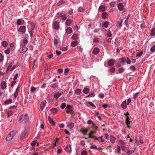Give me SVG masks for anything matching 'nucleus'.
<instances>
[{
  "instance_id": "nucleus-63",
  "label": "nucleus",
  "mask_w": 155,
  "mask_h": 155,
  "mask_svg": "<svg viewBox=\"0 0 155 155\" xmlns=\"http://www.w3.org/2000/svg\"><path fill=\"white\" fill-rule=\"evenodd\" d=\"M77 48L78 51H79L81 52L82 51V48L81 47L79 46H78L77 47Z\"/></svg>"
},
{
  "instance_id": "nucleus-24",
  "label": "nucleus",
  "mask_w": 155,
  "mask_h": 155,
  "mask_svg": "<svg viewBox=\"0 0 155 155\" xmlns=\"http://www.w3.org/2000/svg\"><path fill=\"white\" fill-rule=\"evenodd\" d=\"M58 83L51 84V87L52 88H57L58 87Z\"/></svg>"
},
{
  "instance_id": "nucleus-26",
  "label": "nucleus",
  "mask_w": 155,
  "mask_h": 155,
  "mask_svg": "<svg viewBox=\"0 0 155 155\" xmlns=\"http://www.w3.org/2000/svg\"><path fill=\"white\" fill-rule=\"evenodd\" d=\"M95 94L94 92H90L89 94L86 97H93L94 96Z\"/></svg>"
},
{
  "instance_id": "nucleus-28",
  "label": "nucleus",
  "mask_w": 155,
  "mask_h": 155,
  "mask_svg": "<svg viewBox=\"0 0 155 155\" xmlns=\"http://www.w3.org/2000/svg\"><path fill=\"white\" fill-rule=\"evenodd\" d=\"M134 150H129L127 151L126 153L128 155H130L134 153Z\"/></svg>"
},
{
  "instance_id": "nucleus-13",
  "label": "nucleus",
  "mask_w": 155,
  "mask_h": 155,
  "mask_svg": "<svg viewBox=\"0 0 155 155\" xmlns=\"http://www.w3.org/2000/svg\"><path fill=\"white\" fill-rule=\"evenodd\" d=\"M28 40L26 38H24L23 41L21 43V46H25V45L28 43Z\"/></svg>"
},
{
  "instance_id": "nucleus-47",
  "label": "nucleus",
  "mask_w": 155,
  "mask_h": 155,
  "mask_svg": "<svg viewBox=\"0 0 155 155\" xmlns=\"http://www.w3.org/2000/svg\"><path fill=\"white\" fill-rule=\"evenodd\" d=\"M143 54V52L142 51H141L140 52L137 53V56L138 58L140 57Z\"/></svg>"
},
{
  "instance_id": "nucleus-42",
  "label": "nucleus",
  "mask_w": 155,
  "mask_h": 155,
  "mask_svg": "<svg viewBox=\"0 0 155 155\" xmlns=\"http://www.w3.org/2000/svg\"><path fill=\"white\" fill-rule=\"evenodd\" d=\"M62 14L61 13H58L55 15V18L56 19L59 18L60 17L61 18Z\"/></svg>"
},
{
  "instance_id": "nucleus-16",
  "label": "nucleus",
  "mask_w": 155,
  "mask_h": 155,
  "mask_svg": "<svg viewBox=\"0 0 155 155\" xmlns=\"http://www.w3.org/2000/svg\"><path fill=\"white\" fill-rule=\"evenodd\" d=\"M1 86L2 89L4 90L6 87V83L5 81H2L1 84Z\"/></svg>"
},
{
  "instance_id": "nucleus-59",
  "label": "nucleus",
  "mask_w": 155,
  "mask_h": 155,
  "mask_svg": "<svg viewBox=\"0 0 155 155\" xmlns=\"http://www.w3.org/2000/svg\"><path fill=\"white\" fill-rule=\"evenodd\" d=\"M91 148L92 149H97L96 146L95 145H92L91 147Z\"/></svg>"
},
{
  "instance_id": "nucleus-2",
  "label": "nucleus",
  "mask_w": 155,
  "mask_h": 155,
  "mask_svg": "<svg viewBox=\"0 0 155 155\" xmlns=\"http://www.w3.org/2000/svg\"><path fill=\"white\" fill-rule=\"evenodd\" d=\"M29 134V131L28 129H25L23 132H22L20 136V138L23 139L26 137Z\"/></svg>"
},
{
  "instance_id": "nucleus-20",
  "label": "nucleus",
  "mask_w": 155,
  "mask_h": 155,
  "mask_svg": "<svg viewBox=\"0 0 155 155\" xmlns=\"http://www.w3.org/2000/svg\"><path fill=\"white\" fill-rule=\"evenodd\" d=\"M48 119L50 124H51L52 125H53L54 126L55 125V124L54 122L53 119L51 118L50 116H48Z\"/></svg>"
},
{
  "instance_id": "nucleus-50",
  "label": "nucleus",
  "mask_w": 155,
  "mask_h": 155,
  "mask_svg": "<svg viewBox=\"0 0 155 155\" xmlns=\"http://www.w3.org/2000/svg\"><path fill=\"white\" fill-rule=\"evenodd\" d=\"M10 48H8L5 51V52L7 54H8L10 53Z\"/></svg>"
},
{
  "instance_id": "nucleus-51",
  "label": "nucleus",
  "mask_w": 155,
  "mask_h": 155,
  "mask_svg": "<svg viewBox=\"0 0 155 155\" xmlns=\"http://www.w3.org/2000/svg\"><path fill=\"white\" fill-rule=\"evenodd\" d=\"M84 9L82 7H79L78 9V11L79 12H83Z\"/></svg>"
},
{
  "instance_id": "nucleus-64",
  "label": "nucleus",
  "mask_w": 155,
  "mask_h": 155,
  "mask_svg": "<svg viewBox=\"0 0 155 155\" xmlns=\"http://www.w3.org/2000/svg\"><path fill=\"white\" fill-rule=\"evenodd\" d=\"M81 155H87V153L86 151H83L81 153Z\"/></svg>"
},
{
  "instance_id": "nucleus-4",
  "label": "nucleus",
  "mask_w": 155,
  "mask_h": 155,
  "mask_svg": "<svg viewBox=\"0 0 155 155\" xmlns=\"http://www.w3.org/2000/svg\"><path fill=\"white\" fill-rule=\"evenodd\" d=\"M52 26L54 29L57 30L59 28L60 24L58 21H55L53 22Z\"/></svg>"
},
{
  "instance_id": "nucleus-33",
  "label": "nucleus",
  "mask_w": 155,
  "mask_h": 155,
  "mask_svg": "<svg viewBox=\"0 0 155 155\" xmlns=\"http://www.w3.org/2000/svg\"><path fill=\"white\" fill-rule=\"evenodd\" d=\"M109 24V22H108L107 21H106L104 23L103 26L105 28H107L108 27Z\"/></svg>"
},
{
  "instance_id": "nucleus-6",
  "label": "nucleus",
  "mask_w": 155,
  "mask_h": 155,
  "mask_svg": "<svg viewBox=\"0 0 155 155\" xmlns=\"http://www.w3.org/2000/svg\"><path fill=\"white\" fill-rule=\"evenodd\" d=\"M18 31L19 32L24 34L26 31V27L25 26H20L18 29Z\"/></svg>"
},
{
  "instance_id": "nucleus-57",
  "label": "nucleus",
  "mask_w": 155,
  "mask_h": 155,
  "mask_svg": "<svg viewBox=\"0 0 155 155\" xmlns=\"http://www.w3.org/2000/svg\"><path fill=\"white\" fill-rule=\"evenodd\" d=\"M88 103L90 106H91L92 107L96 108V106H95V105L93 103H92L91 102H88Z\"/></svg>"
},
{
  "instance_id": "nucleus-19",
  "label": "nucleus",
  "mask_w": 155,
  "mask_h": 155,
  "mask_svg": "<svg viewBox=\"0 0 155 155\" xmlns=\"http://www.w3.org/2000/svg\"><path fill=\"white\" fill-rule=\"evenodd\" d=\"M66 150V151L70 153L71 152V147L70 144L69 145V146H67Z\"/></svg>"
},
{
  "instance_id": "nucleus-39",
  "label": "nucleus",
  "mask_w": 155,
  "mask_h": 155,
  "mask_svg": "<svg viewBox=\"0 0 155 155\" xmlns=\"http://www.w3.org/2000/svg\"><path fill=\"white\" fill-rule=\"evenodd\" d=\"M150 51L152 53H153L155 51V45H153L152 46L150 49Z\"/></svg>"
},
{
  "instance_id": "nucleus-53",
  "label": "nucleus",
  "mask_w": 155,
  "mask_h": 155,
  "mask_svg": "<svg viewBox=\"0 0 155 155\" xmlns=\"http://www.w3.org/2000/svg\"><path fill=\"white\" fill-rule=\"evenodd\" d=\"M120 60L122 63H125L126 61V58H122L120 59Z\"/></svg>"
},
{
  "instance_id": "nucleus-7",
  "label": "nucleus",
  "mask_w": 155,
  "mask_h": 155,
  "mask_svg": "<svg viewBox=\"0 0 155 155\" xmlns=\"http://www.w3.org/2000/svg\"><path fill=\"white\" fill-rule=\"evenodd\" d=\"M28 50V48L25 46H22L19 49V51L21 53H23L26 52Z\"/></svg>"
},
{
  "instance_id": "nucleus-5",
  "label": "nucleus",
  "mask_w": 155,
  "mask_h": 155,
  "mask_svg": "<svg viewBox=\"0 0 155 155\" xmlns=\"http://www.w3.org/2000/svg\"><path fill=\"white\" fill-rule=\"evenodd\" d=\"M72 110L73 109L72 107L70 105H68L65 109V110L68 113L71 112H72Z\"/></svg>"
},
{
  "instance_id": "nucleus-8",
  "label": "nucleus",
  "mask_w": 155,
  "mask_h": 155,
  "mask_svg": "<svg viewBox=\"0 0 155 155\" xmlns=\"http://www.w3.org/2000/svg\"><path fill=\"white\" fill-rule=\"evenodd\" d=\"M47 102L45 100L43 101L40 104V109L41 111H42L46 105Z\"/></svg>"
},
{
  "instance_id": "nucleus-10",
  "label": "nucleus",
  "mask_w": 155,
  "mask_h": 155,
  "mask_svg": "<svg viewBox=\"0 0 155 155\" xmlns=\"http://www.w3.org/2000/svg\"><path fill=\"white\" fill-rule=\"evenodd\" d=\"M99 52V49L97 47L95 48L93 51L92 53L94 55H96Z\"/></svg>"
},
{
  "instance_id": "nucleus-62",
  "label": "nucleus",
  "mask_w": 155,
  "mask_h": 155,
  "mask_svg": "<svg viewBox=\"0 0 155 155\" xmlns=\"http://www.w3.org/2000/svg\"><path fill=\"white\" fill-rule=\"evenodd\" d=\"M127 61H126V62L127 64H130L131 63V61L130 59L128 58H127Z\"/></svg>"
},
{
  "instance_id": "nucleus-30",
  "label": "nucleus",
  "mask_w": 155,
  "mask_h": 155,
  "mask_svg": "<svg viewBox=\"0 0 155 155\" xmlns=\"http://www.w3.org/2000/svg\"><path fill=\"white\" fill-rule=\"evenodd\" d=\"M75 94L77 95H80L81 93V90L80 89H77L75 91Z\"/></svg>"
},
{
  "instance_id": "nucleus-1",
  "label": "nucleus",
  "mask_w": 155,
  "mask_h": 155,
  "mask_svg": "<svg viewBox=\"0 0 155 155\" xmlns=\"http://www.w3.org/2000/svg\"><path fill=\"white\" fill-rule=\"evenodd\" d=\"M29 119L27 114H23L20 116L19 120L22 123H25L28 121Z\"/></svg>"
},
{
  "instance_id": "nucleus-21",
  "label": "nucleus",
  "mask_w": 155,
  "mask_h": 155,
  "mask_svg": "<svg viewBox=\"0 0 155 155\" xmlns=\"http://www.w3.org/2000/svg\"><path fill=\"white\" fill-rule=\"evenodd\" d=\"M110 140L111 143H114L116 140V138L113 136H110Z\"/></svg>"
},
{
  "instance_id": "nucleus-22",
  "label": "nucleus",
  "mask_w": 155,
  "mask_h": 155,
  "mask_svg": "<svg viewBox=\"0 0 155 155\" xmlns=\"http://www.w3.org/2000/svg\"><path fill=\"white\" fill-rule=\"evenodd\" d=\"M114 64V62L113 60H110L108 62V64L110 66H112Z\"/></svg>"
},
{
  "instance_id": "nucleus-54",
  "label": "nucleus",
  "mask_w": 155,
  "mask_h": 155,
  "mask_svg": "<svg viewBox=\"0 0 155 155\" xmlns=\"http://www.w3.org/2000/svg\"><path fill=\"white\" fill-rule=\"evenodd\" d=\"M80 143L82 146H84L85 145L84 141L83 140H81L80 142Z\"/></svg>"
},
{
  "instance_id": "nucleus-60",
  "label": "nucleus",
  "mask_w": 155,
  "mask_h": 155,
  "mask_svg": "<svg viewBox=\"0 0 155 155\" xmlns=\"http://www.w3.org/2000/svg\"><path fill=\"white\" fill-rule=\"evenodd\" d=\"M92 122H93V121L92 120H89L87 121V124L89 125H90L91 124L92 125V124H93Z\"/></svg>"
},
{
  "instance_id": "nucleus-48",
  "label": "nucleus",
  "mask_w": 155,
  "mask_h": 155,
  "mask_svg": "<svg viewBox=\"0 0 155 155\" xmlns=\"http://www.w3.org/2000/svg\"><path fill=\"white\" fill-rule=\"evenodd\" d=\"M80 131L83 134L85 135L87 134L88 131V130H81Z\"/></svg>"
},
{
  "instance_id": "nucleus-18",
  "label": "nucleus",
  "mask_w": 155,
  "mask_h": 155,
  "mask_svg": "<svg viewBox=\"0 0 155 155\" xmlns=\"http://www.w3.org/2000/svg\"><path fill=\"white\" fill-rule=\"evenodd\" d=\"M66 33L67 34H70L72 32V29L70 27H68L66 29Z\"/></svg>"
},
{
  "instance_id": "nucleus-58",
  "label": "nucleus",
  "mask_w": 155,
  "mask_h": 155,
  "mask_svg": "<svg viewBox=\"0 0 155 155\" xmlns=\"http://www.w3.org/2000/svg\"><path fill=\"white\" fill-rule=\"evenodd\" d=\"M36 90V88L32 86L31 88V92H34Z\"/></svg>"
},
{
  "instance_id": "nucleus-41",
  "label": "nucleus",
  "mask_w": 155,
  "mask_h": 155,
  "mask_svg": "<svg viewBox=\"0 0 155 155\" xmlns=\"http://www.w3.org/2000/svg\"><path fill=\"white\" fill-rule=\"evenodd\" d=\"M8 44V43L6 41H3L2 42V45L4 47L6 46Z\"/></svg>"
},
{
  "instance_id": "nucleus-3",
  "label": "nucleus",
  "mask_w": 155,
  "mask_h": 155,
  "mask_svg": "<svg viewBox=\"0 0 155 155\" xmlns=\"http://www.w3.org/2000/svg\"><path fill=\"white\" fill-rule=\"evenodd\" d=\"M14 136V133L13 132H10L7 136L6 138V141H10L11 140Z\"/></svg>"
},
{
  "instance_id": "nucleus-29",
  "label": "nucleus",
  "mask_w": 155,
  "mask_h": 155,
  "mask_svg": "<svg viewBox=\"0 0 155 155\" xmlns=\"http://www.w3.org/2000/svg\"><path fill=\"white\" fill-rule=\"evenodd\" d=\"M150 35L151 36L155 35V28H153L151 30Z\"/></svg>"
},
{
  "instance_id": "nucleus-25",
  "label": "nucleus",
  "mask_w": 155,
  "mask_h": 155,
  "mask_svg": "<svg viewBox=\"0 0 155 155\" xmlns=\"http://www.w3.org/2000/svg\"><path fill=\"white\" fill-rule=\"evenodd\" d=\"M107 16V13L105 12H103L101 15V17L104 19L106 18Z\"/></svg>"
},
{
  "instance_id": "nucleus-55",
  "label": "nucleus",
  "mask_w": 155,
  "mask_h": 155,
  "mask_svg": "<svg viewBox=\"0 0 155 155\" xmlns=\"http://www.w3.org/2000/svg\"><path fill=\"white\" fill-rule=\"evenodd\" d=\"M130 68L133 71H134L136 70V68L133 65L130 66Z\"/></svg>"
},
{
  "instance_id": "nucleus-11",
  "label": "nucleus",
  "mask_w": 155,
  "mask_h": 155,
  "mask_svg": "<svg viewBox=\"0 0 155 155\" xmlns=\"http://www.w3.org/2000/svg\"><path fill=\"white\" fill-rule=\"evenodd\" d=\"M67 126L70 129H72L74 127V124L73 122H68L67 123Z\"/></svg>"
},
{
  "instance_id": "nucleus-49",
  "label": "nucleus",
  "mask_w": 155,
  "mask_h": 155,
  "mask_svg": "<svg viewBox=\"0 0 155 155\" xmlns=\"http://www.w3.org/2000/svg\"><path fill=\"white\" fill-rule=\"evenodd\" d=\"M124 71V69L122 68H119L118 70V72L120 73H123Z\"/></svg>"
},
{
  "instance_id": "nucleus-9",
  "label": "nucleus",
  "mask_w": 155,
  "mask_h": 155,
  "mask_svg": "<svg viewBox=\"0 0 155 155\" xmlns=\"http://www.w3.org/2000/svg\"><path fill=\"white\" fill-rule=\"evenodd\" d=\"M62 93L63 94V93L62 92L61 93H60L59 92H57L53 95V97L55 98L58 99L59 97L61 96Z\"/></svg>"
},
{
  "instance_id": "nucleus-14",
  "label": "nucleus",
  "mask_w": 155,
  "mask_h": 155,
  "mask_svg": "<svg viewBox=\"0 0 155 155\" xmlns=\"http://www.w3.org/2000/svg\"><path fill=\"white\" fill-rule=\"evenodd\" d=\"M127 104L126 100L124 101L121 104V107L124 109H126L127 107Z\"/></svg>"
},
{
  "instance_id": "nucleus-17",
  "label": "nucleus",
  "mask_w": 155,
  "mask_h": 155,
  "mask_svg": "<svg viewBox=\"0 0 155 155\" xmlns=\"http://www.w3.org/2000/svg\"><path fill=\"white\" fill-rule=\"evenodd\" d=\"M99 10L101 12H103L106 10L105 7L104 5H101L99 8Z\"/></svg>"
},
{
  "instance_id": "nucleus-45",
  "label": "nucleus",
  "mask_w": 155,
  "mask_h": 155,
  "mask_svg": "<svg viewBox=\"0 0 155 155\" xmlns=\"http://www.w3.org/2000/svg\"><path fill=\"white\" fill-rule=\"evenodd\" d=\"M66 106V104L65 103H62L60 106V108L61 109H64Z\"/></svg>"
},
{
  "instance_id": "nucleus-44",
  "label": "nucleus",
  "mask_w": 155,
  "mask_h": 155,
  "mask_svg": "<svg viewBox=\"0 0 155 155\" xmlns=\"http://www.w3.org/2000/svg\"><path fill=\"white\" fill-rule=\"evenodd\" d=\"M91 127L95 130H98V127L95 126L94 124H92Z\"/></svg>"
},
{
  "instance_id": "nucleus-56",
  "label": "nucleus",
  "mask_w": 155,
  "mask_h": 155,
  "mask_svg": "<svg viewBox=\"0 0 155 155\" xmlns=\"http://www.w3.org/2000/svg\"><path fill=\"white\" fill-rule=\"evenodd\" d=\"M120 151H121L120 147L119 146H118L117 147V152L118 153H120Z\"/></svg>"
},
{
  "instance_id": "nucleus-31",
  "label": "nucleus",
  "mask_w": 155,
  "mask_h": 155,
  "mask_svg": "<svg viewBox=\"0 0 155 155\" xmlns=\"http://www.w3.org/2000/svg\"><path fill=\"white\" fill-rule=\"evenodd\" d=\"M71 21H72L71 19H68L66 21L65 24V25H69Z\"/></svg>"
},
{
  "instance_id": "nucleus-52",
  "label": "nucleus",
  "mask_w": 155,
  "mask_h": 155,
  "mask_svg": "<svg viewBox=\"0 0 155 155\" xmlns=\"http://www.w3.org/2000/svg\"><path fill=\"white\" fill-rule=\"evenodd\" d=\"M121 145L120 146V148H122L125 146L126 143L125 142L122 141L121 142Z\"/></svg>"
},
{
  "instance_id": "nucleus-15",
  "label": "nucleus",
  "mask_w": 155,
  "mask_h": 155,
  "mask_svg": "<svg viewBox=\"0 0 155 155\" xmlns=\"http://www.w3.org/2000/svg\"><path fill=\"white\" fill-rule=\"evenodd\" d=\"M117 7L120 11H122L124 9L123 5L121 3H119Z\"/></svg>"
},
{
  "instance_id": "nucleus-40",
  "label": "nucleus",
  "mask_w": 155,
  "mask_h": 155,
  "mask_svg": "<svg viewBox=\"0 0 155 155\" xmlns=\"http://www.w3.org/2000/svg\"><path fill=\"white\" fill-rule=\"evenodd\" d=\"M30 25H31V30L34 31V29L35 28V24L33 23L32 22L30 24Z\"/></svg>"
},
{
  "instance_id": "nucleus-34",
  "label": "nucleus",
  "mask_w": 155,
  "mask_h": 155,
  "mask_svg": "<svg viewBox=\"0 0 155 155\" xmlns=\"http://www.w3.org/2000/svg\"><path fill=\"white\" fill-rule=\"evenodd\" d=\"M12 103V99H9L8 100L6 101H5V104L6 105H8L11 104Z\"/></svg>"
},
{
  "instance_id": "nucleus-23",
  "label": "nucleus",
  "mask_w": 155,
  "mask_h": 155,
  "mask_svg": "<svg viewBox=\"0 0 155 155\" xmlns=\"http://www.w3.org/2000/svg\"><path fill=\"white\" fill-rule=\"evenodd\" d=\"M89 90L88 88L84 87L83 90V92L85 94H87L89 92Z\"/></svg>"
},
{
  "instance_id": "nucleus-36",
  "label": "nucleus",
  "mask_w": 155,
  "mask_h": 155,
  "mask_svg": "<svg viewBox=\"0 0 155 155\" xmlns=\"http://www.w3.org/2000/svg\"><path fill=\"white\" fill-rule=\"evenodd\" d=\"M103 136H101V137H98V140L99 142H103L104 141V139L103 138Z\"/></svg>"
},
{
  "instance_id": "nucleus-46",
  "label": "nucleus",
  "mask_w": 155,
  "mask_h": 155,
  "mask_svg": "<svg viewBox=\"0 0 155 155\" xmlns=\"http://www.w3.org/2000/svg\"><path fill=\"white\" fill-rule=\"evenodd\" d=\"M115 68L114 67H112L109 69V71L112 73H113L115 71Z\"/></svg>"
},
{
  "instance_id": "nucleus-37",
  "label": "nucleus",
  "mask_w": 155,
  "mask_h": 155,
  "mask_svg": "<svg viewBox=\"0 0 155 155\" xmlns=\"http://www.w3.org/2000/svg\"><path fill=\"white\" fill-rule=\"evenodd\" d=\"M7 116L10 117L12 116L13 114V112L11 111H8L7 113Z\"/></svg>"
},
{
  "instance_id": "nucleus-61",
  "label": "nucleus",
  "mask_w": 155,
  "mask_h": 155,
  "mask_svg": "<svg viewBox=\"0 0 155 155\" xmlns=\"http://www.w3.org/2000/svg\"><path fill=\"white\" fill-rule=\"evenodd\" d=\"M73 13V10L72 9H70L68 12V13L69 15H71Z\"/></svg>"
},
{
  "instance_id": "nucleus-27",
  "label": "nucleus",
  "mask_w": 155,
  "mask_h": 155,
  "mask_svg": "<svg viewBox=\"0 0 155 155\" xmlns=\"http://www.w3.org/2000/svg\"><path fill=\"white\" fill-rule=\"evenodd\" d=\"M78 44V42L77 41H75L72 42L71 43V45L73 47H74L77 45Z\"/></svg>"
},
{
  "instance_id": "nucleus-12",
  "label": "nucleus",
  "mask_w": 155,
  "mask_h": 155,
  "mask_svg": "<svg viewBox=\"0 0 155 155\" xmlns=\"http://www.w3.org/2000/svg\"><path fill=\"white\" fill-rule=\"evenodd\" d=\"M15 63L14 61H12L8 66L7 69V73L8 72V71H10L11 69V68L13 64H14Z\"/></svg>"
},
{
  "instance_id": "nucleus-43",
  "label": "nucleus",
  "mask_w": 155,
  "mask_h": 155,
  "mask_svg": "<svg viewBox=\"0 0 155 155\" xmlns=\"http://www.w3.org/2000/svg\"><path fill=\"white\" fill-rule=\"evenodd\" d=\"M104 94L102 93H100L98 94V97L101 99L104 98Z\"/></svg>"
},
{
  "instance_id": "nucleus-35",
  "label": "nucleus",
  "mask_w": 155,
  "mask_h": 155,
  "mask_svg": "<svg viewBox=\"0 0 155 155\" xmlns=\"http://www.w3.org/2000/svg\"><path fill=\"white\" fill-rule=\"evenodd\" d=\"M61 18L62 20H65L67 18V16L65 14H62L61 16Z\"/></svg>"
},
{
  "instance_id": "nucleus-32",
  "label": "nucleus",
  "mask_w": 155,
  "mask_h": 155,
  "mask_svg": "<svg viewBox=\"0 0 155 155\" xmlns=\"http://www.w3.org/2000/svg\"><path fill=\"white\" fill-rule=\"evenodd\" d=\"M107 35L108 37H110L112 36L111 32L110 30H109L107 32Z\"/></svg>"
},
{
  "instance_id": "nucleus-38",
  "label": "nucleus",
  "mask_w": 155,
  "mask_h": 155,
  "mask_svg": "<svg viewBox=\"0 0 155 155\" xmlns=\"http://www.w3.org/2000/svg\"><path fill=\"white\" fill-rule=\"evenodd\" d=\"M58 110L56 108H52L51 111L52 113L54 114L56 113Z\"/></svg>"
}]
</instances>
